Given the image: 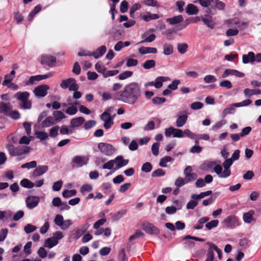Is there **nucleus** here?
<instances>
[{"instance_id": "obj_1", "label": "nucleus", "mask_w": 261, "mask_h": 261, "mask_svg": "<svg viewBox=\"0 0 261 261\" xmlns=\"http://www.w3.org/2000/svg\"><path fill=\"white\" fill-rule=\"evenodd\" d=\"M142 95L141 85L137 82H132L126 85L122 90L115 93L116 100L134 105L139 100Z\"/></svg>"}, {"instance_id": "obj_2", "label": "nucleus", "mask_w": 261, "mask_h": 261, "mask_svg": "<svg viewBox=\"0 0 261 261\" xmlns=\"http://www.w3.org/2000/svg\"><path fill=\"white\" fill-rule=\"evenodd\" d=\"M30 93L27 91L18 92L14 97L19 100V107L23 110H30L32 108V102L29 99Z\"/></svg>"}, {"instance_id": "obj_3", "label": "nucleus", "mask_w": 261, "mask_h": 261, "mask_svg": "<svg viewBox=\"0 0 261 261\" xmlns=\"http://www.w3.org/2000/svg\"><path fill=\"white\" fill-rule=\"evenodd\" d=\"M6 147L9 153L11 156H20L28 153L30 149L28 146L15 147L11 144H8Z\"/></svg>"}, {"instance_id": "obj_4", "label": "nucleus", "mask_w": 261, "mask_h": 261, "mask_svg": "<svg viewBox=\"0 0 261 261\" xmlns=\"http://www.w3.org/2000/svg\"><path fill=\"white\" fill-rule=\"evenodd\" d=\"M63 237V233L60 231L55 232L53 236L48 238L45 240L44 246L46 247L51 248L56 246L59 242V240Z\"/></svg>"}, {"instance_id": "obj_5", "label": "nucleus", "mask_w": 261, "mask_h": 261, "mask_svg": "<svg viewBox=\"0 0 261 261\" xmlns=\"http://www.w3.org/2000/svg\"><path fill=\"white\" fill-rule=\"evenodd\" d=\"M60 87L63 89L68 88L69 90L71 91H76L79 88L75 80L72 77L63 80L60 84Z\"/></svg>"}, {"instance_id": "obj_6", "label": "nucleus", "mask_w": 261, "mask_h": 261, "mask_svg": "<svg viewBox=\"0 0 261 261\" xmlns=\"http://www.w3.org/2000/svg\"><path fill=\"white\" fill-rule=\"evenodd\" d=\"M223 227L233 229L239 225V219L234 215H231L227 217L222 222Z\"/></svg>"}, {"instance_id": "obj_7", "label": "nucleus", "mask_w": 261, "mask_h": 261, "mask_svg": "<svg viewBox=\"0 0 261 261\" xmlns=\"http://www.w3.org/2000/svg\"><path fill=\"white\" fill-rule=\"evenodd\" d=\"M98 148L102 154L107 156H111L116 151L115 148L109 143H99L98 145Z\"/></svg>"}, {"instance_id": "obj_8", "label": "nucleus", "mask_w": 261, "mask_h": 261, "mask_svg": "<svg viewBox=\"0 0 261 261\" xmlns=\"http://www.w3.org/2000/svg\"><path fill=\"white\" fill-rule=\"evenodd\" d=\"M89 158L87 156L76 155L72 160L73 167H81L88 164Z\"/></svg>"}, {"instance_id": "obj_9", "label": "nucleus", "mask_w": 261, "mask_h": 261, "mask_svg": "<svg viewBox=\"0 0 261 261\" xmlns=\"http://www.w3.org/2000/svg\"><path fill=\"white\" fill-rule=\"evenodd\" d=\"M100 118L104 122L103 127L106 129H109L114 124L113 117L111 114L103 112L100 115Z\"/></svg>"}, {"instance_id": "obj_10", "label": "nucleus", "mask_w": 261, "mask_h": 261, "mask_svg": "<svg viewBox=\"0 0 261 261\" xmlns=\"http://www.w3.org/2000/svg\"><path fill=\"white\" fill-rule=\"evenodd\" d=\"M49 87L47 85H41L36 87L34 90L35 95L38 97H43L47 94Z\"/></svg>"}, {"instance_id": "obj_11", "label": "nucleus", "mask_w": 261, "mask_h": 261, "mask_svg": "<svg viewBox=\"0 0 261 261\" xmlns=\"http://www.w3.org/2000/svg\"><path fill=\"white\" fill-rule=\"evenodd\" d=\"M188 113L187 111L179 112L176 120V125L177 127L184 126L188 119Z\"/></svg>"}, {"instance_id": "obj_12", "label": "nucleus", "mask_w": 261, "mask_h": 261, "mask_svg": "<svg viewBox=\"0 0 261 261\" xmlns=\"http://www.w3.org/2000/svg\"><path fill=\"white\" fill-rule=\"evenodd\" d=\"M40 201V198L37 196H29L25 200L26 205L29 209H33L36 207Z\"/></svg>"}, {"instance_id": "obj_13", "label": "nucleus", "mask_w": 261, "mask_h": 261, "mask_svg": "<svg viewBox=\"0 0 261 261\" xmlns=\"http://www.w3.org/2000/svg\"><path fill=\"white\" fill-rule=\"evenodd\" d=\"M143 229L149 234L157 235L160 232V230L157 227L148 222L143 223Z\"/></svg>"}, {"instance_id": "obj_14", "label": "nucleus", "mask_w": 261, "mask_h": 261, "mask_svg": "<svg viewBox=\"0 0 261 261\" xmlns=\"http://www.w3.org/2000/svg\"><path fill=\"white\" fill-rule=\"evenodd\" d=\"M41 62L43 64H46L52 67L56 63V59L55 57L49 55H43L41 57Z\"/></svg>"}, {"instance_id": "obj_15", "label": "nucleus", "mask_w": 261, "mask_h": 261, "mask_svg": "<svg viewBox=\"0 0 261 261\" xmlns=\"http://www.w3.org/2000/svg\"><path fill=\"white\" fill-rule=\"evenodd\" d=\"M229 75H232L239 77H242L245 75L244 73L240 72L237 70L227 69L224 71V72L222 74V76L223 78H226Z\"/></svg>"}, {"instance_id": "obj_16", "label": "nucleus", "mask_w": 261, "mask_h": 261, "mask_svg": "<svg viewBox=\"0 0 261 261\" xmlns=\"http://www.w3.org/2000/svg\"><path fill=\"white\" fill-rule=\"evenodd\" d=\"M242 62L244 64H253L255 62V54L252 51H249L247 54L242 56Z\"/></svg>"}, {"instance_id": "obj_17", "label": "nucleus", "mask_w": 261, "mask_h": 261, "mask_svg": "<svg viewBox=\"0 0 261 261\" xmlns=\"http://www.w3.org/2000/svg\"><path fill=\"white\" fill-rule=\"evenodd\" d=\"M255 214L254 210H250L247 213H245L243 216V219L246 223H251L252 221H255V219L254 218L253 216Z\"/></svg>"}, {"instance_id": "obj_18", "label": "nucleus", "mask_w": 261, "mask_h": 261, "mask_svg": "<svg viewBox=\"0 0 261 261\" xmlns=\"http://www.w3.org/2000/svg\"><path fill=\"white\" fill-rule=\"evenodd\" d=\"M114 161H115V164L116 165L117 169H119L127 165L129 162L128 160H124L122 156H117Z\"/></svg>"}, {"instance_id": "obj_19", "label": "nucleus", "mask_w": 261, "mask_h": 261, "mask_svg": "<svg viewBox=\"0 0 261 261\" xmlns=\"http://www.w3.org/2000/svg\"><path fill=\"white\" fill-rule=\"evenodd\" d=\"M106 51V46L102 45L98 47L94 52L92 53V56H93V57L96 59H98L102 57L105 54Z\"/></svg>"}, {"instance_id": "obj_20", "label": "nucleus", "mask_w": 261, "mask_h": 261, "mask_svg": "<svg viewBox=\"0 0 261 261\" xmlns=\"http://www.w3.org/2000/svg\"><path fill=\"white\" fill-rule=\"evenodd\" d=\"M46 165L39 166L33 171V175L35 177L41 176L48 170Z\"/></svg>"}, {"instance_id": "obj_21", "label": "nucleus", "mask_w": 261, "mask_h": 261, "mask_svg": "<svg viewBox=\"0 0 261 261\" xmlns=\"http://www.w3.org/2000/svg\"><path fill=\"white\" fill-rule=\"evenodd\" d=\"M166 22L171 25L178 24L184 21V17L181 15L173 16L166 19Z\"/></svg>"}, {"instance_id": "obj_22", "label": "nucleus", "mask_w": 261, "mask_h": 261, "mask_svg": "<svg viewBox=\"0 0 261 261\" xmlns=\"http://www.w3.org/2000/svg\"><path fill=\"white\" fill-rule=\"evenodd\" d=\"M11 110L12 106L10 103L0 102V113L8 115Z\"/></svg>"}, {"instance_id": "obj_23", "label": "nucleus", "mask_w": 261, "mask_h": 261, "mask_svg": "<svg viewBox=\"0 0 261 261\" xmlns=\"http://www.w3.org/2000/svg\"><path fill=\"white\" fill-rule=\"evenodd\" d=\"M232 163L233 161L231 159H227L223 162V166L224 168L225 176H229L230 175L231 172L229 168L232 165Z\"/></svg>"}, {"instance_id": "obj_24", "label": "nucleus", "mask_w": 261, "mask_h": 261, "mask_svg": "<svg viewBox=\"0 0 261 261\" xmlns=\"http://www.w3.org/2000/svg\"><path fill=\"white\" fill-rule=\"evenodd\" d=\"M170 79L167 76H160L157 77L154 82V86L159 89L163 86V83L169 80Z\"/></svg>"}, {"instance_id": "obj_25", "label": "nucleus", "mask_w": 261, "mask_h": 261, "mask_svg": "<svg viewBox=\"0 0 261 261\" xmlns=\"http://www.w3.org/2000/svg\"><path fill=\"white\" fill-rule=\"evenodd\" d=\"M186 12L189 15L197 14L199 11L197 7L192 4H188L186 8Z\"/></svg>"}, {"instance_id": "obj_26", "label": "nucleus", "mask_w": 261, "mask_h": 261, "mask_svg": "<svg viewBox=\"0 0 261 261\" xmlns=\"http://www.w3.org/2000/svg\"><path fill=\"white\" fill-rule=\"evenodd\" d=\"M85 119L83 117H79L73 118L70 121V126L71 127H77L83 124Z\"/></svg>"}, {"instance_id": "obj_27", "label": "nucleus", "mask_w": 261, "mask_h": 261, "mask_svg": "<svg viewBox=\"0 0 261 261\" xmlns=\"http://www.w3.org/2000/svg\"><path fill=\"white\" fill-rule=\"evenodd\" d=\"M138 50L139 52L142 55L147 54H156L158 51L156 48L144 46L140 47Z\"/></svg>"}, {"instance_id": "obj_28", "label": "nucleus", "mask_w": 261, "mask_h": 261, "mask_svg": "<svg viewBox=\"0 0 261 261\" xmlns=\"http://www.w3.org/2000/svg\"><path fill=\"white\" fill-rule=\"evenodd\" d=\"M160 18V16L156 14H151L149 12H147L145 14L141 16V19L146 22H148L151 20L157 19Z\"/></svg>"}, {"instance_id": "obj_29", "label": "nucleus", "mask_w": 261, "mask_h": 261, "mask_svg": "<svg viewBox=\"0 0 261 261\" xmlns=\"http://www.w3.org/2000/svg\"><path fill=\"white\" fill-rule=\"evenodd\" d=\"M202 20L204 24H205L208 28L213 29L215 23L212 20V17L206 14L204 17H202Z\"/></svg>"}, {"instance_id": "obj_30", "label": "nucleus", "mask_w": 261, "mask_h": 261, "mask_svg": "<svg viewBox=\"0 0 261 261\" xmlns=\"http://www.w3.org/2000/svg\"><path fill=\"white\" fill-rule=\"evenodd\" d=\"M244 94L247 97H250L253 95H259L261 94V90L259 89H250L246 88L244 90Z\"/></svg>"}, {"instance_id": "obj_31", "label": "nucleus", "mask_w": 261, "mask_h": 261, "mask_svg": "<svg viewBox=\"0 0 261 261\" xmlns=\"http://www.w3.org/2000/svg\"><path fill=\"white\" fill-rule=\"evenodd\" d=\"M216 164V161H205L203 163L201 164L200 166V169L203 170H208L214 168Z\"/></svg>"}, {"instance_id": "obj_32", "label": "nucleus", "mask_w": 261, "mask_h": 261, "mask_svg": "<svg viewBox=\"0 0 261 261\" xmlns=\"http://www.w3.org/2000/svg\"><path fill=\"white\" fill-rule=\"evenodd\" d=\"M56 123L55 120L53 116L46 117L42 122V126L43 127H48Z\"/></svg>"}, {"instance_id": "obj_33", "label": "nucleus", "mask_w": 261, "mask_h": 261, "mask_svg": "<svg viewBox=\"0 0 261 261\" xmlns=\"http://www.w3.org/2000/svg\"><path fill=\"white\" fill-rule=\"evenodd\" d=\"M110 34L115 40H119L122 37V31L120 30H117L115 28H113Z\"/></svg>"}, {"instance_id": "obj_34", "label": "nucleus", "mask_w": 261, "mask_h": 261, "mask_svg": "<svg viewBox=\"0 0 261 261\" xmlns=\"http://www.w3.org/2000/svg\"><path fill=\"white\" fill-rule=\"evenodd\" d=\"M212 194L211 190H208L204 192H201L199 194H193L191 195V198L198 201L206 196H209Z\"/></svg>"}, {"instance_id": "obj_35", "label": "nucleus", "mask_w": 261, "mask_h": 261, "mask_svg": "<svg viewBox=\"0 0 261 261\" xmlns=\"http://www.w3.org/2000/svg\"><path fill=\"white\" fill-rule=\"evenodd\" d=\"M210 220L208 217H203L200 218L198 221V224L194 226V228L196 230L201 229L203 227V224L206 223Z\"/></svg>"}, {"instance_id": "obj_36", "label": "nucleus", "mask_w": 261, "mask_h": 261, "mask_svg": "<svg viewBox=\"0 0 261 261\" xmlns=\"http://www.w3.org/2000/svg\"><path fill=\"white\" fill-rule=\"evenodd\" d=\"M163 53L166 56L171 55L173 52V46L169 43H165L163 46Z\"/></svg>"}, {"instance_id": "obj_37", "label": "nucleus", "mask_w": 261, "mask_h": 261, "mask_svg": "<svg viewBox=\"0 0 261 261\" xmlns=\"http://www.w3.org/2000/svg\"><path fill=\"white\" fill-rule=\"evenodd\" d=\"M214 169L216 174L220 178H226L228 176H225L224 170L222 172V167L220 165H215Z\"/></svg>"}, {"instance_id": "obj_38", "label": "nucleus", "mask_w": 261, "mask_h": 261, "mask_svg": "<svg viewBox=\"0 0 261 261\" xmlns=\"http://www.w3.org/2000/svg\"><path fill=\"white\" fill-rule=\"evenodd\" d=\"M20 184L22 187L29 189L32 188L35 186L33 182L26 178L21 180L20 182Z\"/></svg>"}, {"instance_id": "obj_39", "label": "nucleus", "mask_w": 261, "mask_h": 261, "mask_svg": "<svg viewBox=\"0 0 261 261\" xmlns=\"http://www.w3.org/2000/svg\"><path fill=\"white\" fill-rule=\"evenodd\" d=\"M155 66V61L153 60H146L143 64V67L145 69H149Z\"/></svg>"}, {"instance_id": "obj_40", "label": "nucleus", "mask_w": 261, "mask_h": 261, "mask_svg": "<svg viewBox=\"0 0 261 261\" xmlns=\"http://www.w3.org/2000/svg\"><path fill=\"white\" fill-rule=\"evenodd\" d=\"M54 118L55 121H60L65 118V114L61 111H56L53 113Z\"/></svg>"}, {"instance_id": "obj_41", "label": "nucleus", "mask_w": 261, "mask_h": 261, "mask_svg": "<svg viewBox=\"0 0 261 261\" xmlns=\"http://www.w3.org/2000/svg\"><path fill=\"white\" fill-rule=\"evenodd\" d=\"M90 224L89 223H85L82 225L81 229L77 230L76 233L77 237H80L82 234L86 232Z\"/></svg>"}, {"instance_id": "obj_42", "label": "nucleus", "mask_w": 261, "mask_h": 261, "mask_svg": "<svg viewBox=\"0 0 261 261\" xmlns=\"http://www.w3.org/2000/svg\"><path fill=\"white\" fill-rule=\"evenodd\" d=\"M141 8V5L139 3L134 4L130 8L129 15L132 18H134L135 12Z\"/></svg>"}, {"instance_id": "obj_43", "label": "nucleus", "mask_w": 261, "mask_h": 261, "mask_svg": "<svg viewBox=\"0 0 261 261\" xmlns=\"http://www.w3.org/2000/svg\"><path fill=\"white\" fill-rule=\"evenodd\" d=\"M76 194V191L75 190H65L62 192V195L65 198L75 196Z\"/></svg>"}, {"instance_id": "obj_44", "label": "nucleus", "mask_w": 261, "mask_h": 261, "mask_svg": "<svg viewBox=\"0 0 261 261\" xmlns=\"http://www.w3.org/2000/svg\"><path fill=\"white\" fill-rule=\"evenodd\" d=\"M36 137L40 140H45L48 137V135L46 132L38 131L35 133Z\"/></svg>"}, {"instance_id": "obj_45", "label": "nucleus", "mask_w": 261, "mask_h": 261, "mask_svg": "<svg viewBox=\"0 0 261 261\" xmlns=\"http://www.w3.org/2000/svg\"><path fill=\"white\" fill-rule=\"evenodd\" d=\"M37 167V162L35 161H33L25 164H22L21 166V168L22 169L27 168L28 169H32Z\"/></svg>"}, {"instance_id": "obj_46", "label": "nucleus", "mask_w": 261, "mask_h": 261, "mask_svg": "<svg viewBox=\"0 0 261 261\" xmlns=\"http://www.w3.org/2000/svg\"><path fill=\"white\" fill-rule=\"evenodd\" d=\"M172 160V159L170 156H166L160 160L159 165L162 167H166L167 164L166 163L169 162H171Z\"/></svg>"}, {"instance_id": "obj_47", "label": "nucleus", "mask_w": 261, "mask_h": 261, "mask_svg": "<svg viewBox=\"0 0 261 261\" xmlns=\"http://www.w3.org/2000/svg\"><path fill=\"white\" fill-rule=\"evenodd\" d=\"M188 47V45L186 43H179L177 46L178 52L181 54H185L187 51Z\"/></svg>"}, {"instance_id": "obj_48", "label": "nucleus", "mask_w": 261, "mask_h": 261, "mask_svg": "<svg viewBox=\"0 0 261 261\" xmlns=\"http://www.w3.org/2000/svg\"><path fill=\"white\" fill-rule=\"evenodd\" d=\"M236 111L235 108L232 105L229 107L225 108L222 112V117H225L226 115L230 114H233Z\"/></svg>"}, {"instance_id": "obj_49", "label": "nucleus", "mask_w": 261, "mask_h": 261, "mask_svg": "<svg viewBox=\"0 0 261 261\" xmlns=\"http://www.w3.org/2000/svg\"><path fill=\"white\" fill-rule=\"evenodd\" d=\"M63 217L61 215H57L55 216L54 222L58 226L61 227L64 222Z\"/></svg>"}, {"instance_id": "obj_50", "label": "nucleus", "mask_w": 261, "mask_h": 261, "mask_svg": "<svg viewBox=\"0 0 261 261\" xmlns=\"http://www.w3.org/2000/svg\"><path fill=\"white\" fill-rule=\"evenodd\" d=\"M203 81L205 83L210 84L217 81L216 77L213 75H207L203 77Z\"/></svg>"}, {"instance_id": "obj_51", "label": "nucleus", "mask_w": 261, "mask_h": 261, "mask_svg": "<svg viewBox=\"0 0 261 261\" xmlns=\"http://www.w3.org/2000/svg\"><path fill=\"white\" fill-rule=\"evenodd\" d=\"M152 169V166L149 162H146L141 167V170L145 173L149 172L151 171Z\"/></svg>"}, {"instance_id": "obj_52", "label": "nucleus", "mask_w": 261, "mask_h": 261, "mask_svg": "<svg viewBox=\"0 0 261 261\" xmlns=\"http://www.w3.org/2000/svg\"><path fill=\"white\" fill-rule=\"evenodd\" d=\"M219 224V221L218 220H212L211 222L207 223L205 224V227L208 230H211L213 228L216 227Z\"/></svg>"}, {"instance_id": "obj_53", "label": "nucleus", "mask_w": 261, "mask_h": 261, "mask_svg": "<svg viewBox=\"0 0 261 261\" xmlns=\"http://www.w3.org/2000/svg\"><path fill=\"white\" fill-rule=\"evenodd\" d=\"M37 229V227L31 224H28L24 227V230L26 233H30L34 232Z\"/></svg>"}, {"instance_id": "obj_54", "label": "nucleus", "mask_w": 261, "mask_h": 261, "mask_svg": "<svg viewBox=\"0 0 261 261\" xmlns=\"http://www.w3.org/2000/svg\"><path fill=\"white\" fill-rule=\"evenodd\" d=\"M133 74V72L130 71H126L118 75V78L120 80H125L128 77H130Z\"/></svg>"}, {"instance_id": "obj_55", "label": "nucleus", "mask_w": 261, "mask_h": 261, "mask_svg": "<svg viewBox=\"0 0 261 261\" xmlns=\"http://www.w3.org/2000/svg\"><path fill=\"white\" fill-rule=\"evenodd\" d=\"M181 208V206H178L177 208L171 206H167L165 209V212L167 214L169 215L173 214L176 213L177 210H179Z\"/></svg>"}, {"instance_id": "obj_56", "label": "nucleus", "mask_w": 261, "mask_h": 261, "mask_svg": "<svg viewBox=\"0 0 261 261\" xmlns=\"http://www.w3.org/2000/svg\"><path fill=\"white\" fill-rule=\"evenodd\" d=\"M186 184H187V181L186 179L181 177H178L175 181V185L178 188H180Z\"/></svg>"}, {"instance_id": "obj_57", "label": "nucleus", "mask_w": 261, "mask_h": 261, "mask_svg": "<svg viewBox=\"0 0 261 261\" xmlns=\"http://www.w3.org/2000/svg\"><path fill=\"white\" fill-rule=\"evenodd\" d=\"M165 174V171L163 169L159 168V169H158L153 171L151 173V176L153 177H155L163 176Z\"/></svg>"}, {"instance_id": "obj_58", "label": "nucleus", "mask_w": 261, "mask_h": 261, "mask_svg": "<svg viewBox=\"0 0 261 261\" xmlns=\"http://www.w3.org/2000/svg\"><path fill=\"white\" fill-rule=\"evenodd\" d=\"M186 136L189 138L193 140H196L197 139V137L198 135H196L193 132H192L189 129H186L185 130V136Z\"/></svg>"}, {"instance_id": "obj_59", "label": "nucleus", "mask_w": 261, "mask_h": 261, "mask_svg": "<svg viewBox=\"0 0 261 261\" xmlns=\"http://www.w3.org/2000/svg\"><path fill=\"white\" fill-rule=\"evenodd\" d=\"M166 100L165 97H155L152 98V102L154 105H162Z\"/></svg>"}, {"instance_id": "obj_60", "label": "nucleus", "mask_w": 261, "mask_h": 261, "mask_svg": "<svg viewBox=\"0 0 261 261\" xmlns=\"http://www.w3.org/2000/svg\"><path fill=\"white\" fill-rule=\"evenodd\" d=\"M160 145V144L159 143L155 142L151 146V151L152 154L155 156H157L159 154V149Z\"/></svg>"}, {"instance_id": "obj_61", "label": "nucleus", "mask_w": 261, "mask_h": 261, "mask_svg": "<svg viewBox=\"0 0 261 261\" xmlns=\"http://www.w3.org/2000/svg\"><path fill=\"white\" fill-rule=\"evenodd\" d=\"M198 201L197 200L193 199L191 200L187 204L186 207L187 209H194L198 204Z\"/></svg>"}, {"instance_id": "obj_62", "label": "nucleus", "mask_w": 261, "mask_h": 261, "mask_svg": "<svg viewBox=\"0 0 261 261\" xmlns=\"http://www.w3.org/2000/svg\"><path fill=\"white\" fill-rule=\"evenodd\" d=\"M77 112V109L76 107L73 105L71 107H69L66 110V113L70 115H73L75 114Z\"/></svg>"}, {"instance_id": "obj_63", "label": "nucleus", "mask_w": 261, "mask_h": 261, "mask_svg": "<svg viewBox=\"0 0 261 261\" xmlns=\"http://www.w3.org/2000/svg\"><path fill=\"white\" fill-rule=\"evenodd\" d=\"M93 189L92 186L90 184H85L83 185L80 189L81 193L89 192Z\"/></svg>"}, {"instance_id": "obj_64", "label": "nucleus", "mask_w": 261, "mask_h": 261, "mask_svg": "<svg viewBox=\"0 0 261 261\" xmlns=\"http://www.w3.org/2000/svg\"><path fill=\"white\" fill-rule=\"evenodd\" d=\"M63 185V181L62 180H58L54 183L52 189L54 191H59L61 190Z\"/></svg>"}]
</instances>
